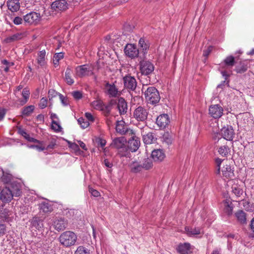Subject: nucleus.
<instances>
[{
    "label": "nucleus",
    "mask_w": 254,
    "mask_h": 254,
    "mask_svg": "<svg viewBox=\"0 0 254 254\" xmlns=\"http://www.w3.org/2000/svg\"><path fill=\"white\" fill-rule=\"evenodd\" d=\"M53 225L56 230L61 231L67 227V222L63 218H56L54 221Z\"/></svg>",
    "instance_id": "nucleus-19"
},
{
    "label": "nucleus",
    "mask_w": 254,
    "mask_h": 254,
    "mask_svg": "<svg viewBox=\"0 0 254 254\" xmlns=\"http://www.w3.org/2000/svg\"><path fill=\"white\" fill-rule=\"evenodd\" d=\"M104 165L109 169H111L113 166V164L112 162L110 161L108 159H105L103 162ZM109 171H111L110 170H108Z\"/></svg>",
    "instance_id": "nucleus-53"
},
{
    "label": "nucleus",
    "mask_w": 254,
    "mask_h": 254,
    "mask_svg": "<svg viewBox=\"0 0 254 254\" xmlns=\"http://www.w3.org/2000/svg\"><path fill=\"white\" fill-rule=\"evenodd\" d=\"M50 118L52 120V121L59 120L58 116L56 114L53 113H51L50 114Z\"/></svg>",
    "instance_id": "nucleus-64"
},
{
    "label": "nucleus",
    "mask_w": 254,
    "mask_h": 254,
    "mask_svg": "<svg viewBox=\"0 0 254 254\" xmlns=\"http://www.w3.org/2000/svg\"><path fill=\"white\" fill-rule=\"evenodd\" d=\"M59 240L60 244L64 247H70L75 245L77 236L73 232L67 231L62 233Z\"/></svg>",
    "instance_id": "nucleus-2"
},
{
    "label": "nucleus",
    "mask_w": 254,
    "mask_h": 254,
    "mask_svg": "<svg viewBox=\"0 0 254 254\" xmlns=\"http://www.w3.org/2000/svg\"><path fill=\"white\" fill-rule=\"evenodd\" d=\"M142 168L146 170L149 169L152 166V162L150 159H146L144 160V162L142 165Z\"/></svg>",
    "instance_id": "nucleus-47"
},
{
    "label": "nucleus",
    "mask_w": 254,
    "mask_h": 254,
    "mask_svg": "<svg viewBox=\"0 0 254 254\" xmlns=\"http://www.w3.org/2000/svg\"><path fill=\"white\" fill-rule=\"evenodd\" d=\"M6 231L5 226L0 223V235H3Z\"/></svg>",
    "instance_id": "nucleus-60"
},
{
    "label": "nucleus",
    "mask_w": 254,
    "mask_h": 254,
    "mask_svg": "<svg viewBox=\"0 0 254 254\" xmlns=\"http://www.w3.org/2000/svg\"><path fill=\"white\" fill-rule=\"evenodd\" d=\"M124 52L126 55L131 59L137 57L139 54L138 49L136 46L131 44H128L126 46Z\"/></svg>",
    "instance_id": "nucleus-12"
},
{
    "label": "nucleus",
    "mask_w": 254,
    "mask_h": 254,
    "mask_svg": "<svg viewBox=\"0 0 254 254\" xmlns=\"http://www.w3.org/2000/svg\"><path fill=\"white\" fill-rule=\"evenodd\" d=\"M156 123L161 128H164L170 123V119L167 114L159 115L156 119Z\"/></svg>",
    "instance_id": "nucleus-18"
},
{
    "label": "nucleus",
    "mask_w": 254,
    "mask_h": 254,
    "mask_svg": "<svg viewBox=\"0 0 254 254\" xmlns=\"http://www.w3.org/2000/svg\"><path fill=\"white\" fill-rule=\"evenodd\" d=\"M89 191L94 197H98L100 195V192L98 190L90 187H89Z\"/></svg>",
    "instance_id": "nucleus-52"
},
{
    "label": "nucleus",
    "mask_w": 254,
    "mask_h": 254,
    "mask_svg": "<svg viewBox=\"0 0 254 254\" xmlns=\"http://www.w3.org/2000/svg\"><path fill=\"white\" fill-rule=\"evenodd\" d=\"M34 109V106L33 105L25 107L22 111V114L23 115L28 116L33 112Z\"/></svg>",
    "instance_id": "nucleus-45"
},
{
    "label": "nucleus",
    "mask_w": 254,
    "mask_h": 254,
    "mask_svg": "<svg viewBox=\"0 0 254 254\" xmlns=\"http://www.w3.org/2000/svg\"><path fill=\"white\" fill-rule=\"evenodd\" d=\"M40 14L36 12H30L23 17V20L25 23L29 25L36 24L40 20Z\"/></svg>",
    "instance_id": "nucleus-7"
},
{
    "label": "nucleus",
    "mask_w": 254,
    "mask_h": 254,
    "mask_svg": "<svg viewBox=\"0 0 254 254\" xmlns=\"http://www.w3.org/2000/svg\"><path fill=\"white\" fill-rule=\"evenodd\" d=\"M138 44L141 50H142V52L145 54L149 48V45L145 42V40L143 38L140 39Z\"/></svg>",
    "instance_id": "nucleus-38"
},
{
    "label": "nucleus",
    "mask_w": 254,
    "mask_h": 254,
    "mask_svg": "<svg viewBox=\"0 0 254 254\" xmlns=\"http://www.w3.org/2000/svg\"><path fill=\"white\" fill-rule=\"evenodd\" d=\"M144 96L148 103L152 105L157 104L160 100L159 92L156 88L153 86L148 87L145 90Z\"/></svg>",
    "instance_id": "nucleus-3"
},
{
    "label": "nucleus",
    "mask_w": 254,
    "mask_h": 254,
    "mask_svg": "<svg viewBox=\"0 0 254 254\" xmlns=\"http://www.w3.org/2000/svg\"><path fill=\"white\" fill-rule=\"evenodd\" d=\"M1 181L4 184L10 183V186L13 184V186H15L16 183L14 180L12 175L10 174L4 173L3 172L2 176L1 177Z\"/></svg>",
    "instance_id": "nucleus-31"
},
{
    "label": "nucleus",
    "mask_w": 254,
    "mask_h": 254,
    "mask_svg": "<svg viewBox=\"0 0 254 254\" xmlns=\"http://www.w3.org/2000/svg\"><path fill=\"white\" fill-rule=\"evenodd\" d=\"M48 99L45 97L41 99L39 103V106L41 109H44L47 106Z\"/></svg>",
    "instance_id": "nucleus-49"
},
{
    "label": "nucleus",
    "mask_w": 254,
    "mask_h": 254,
    "mask_svg": "<svg viewBox=\"0 0 254 254\" xmlns=\"http://www.w3.org/2000/svg\"><path fill=\"white\" fill-rule=\"evenodd\" d=\"M71 95L73 97V98L76 100L80 99L82 97V93L79 91H75L72 92L71 93Z\"/></svg>",
    "instance_id": "nucleus-51"
},
{
    "label": "nucleus",
    "mask_w": 254,
    "mask_h": 254,
    "mask_svg": "<svg viewBox=\"0 0 254 254\" xmlns=\"http://www.w3.org/2000/svg\"><path fill=\"white\" fill-rule=\"evenodd\" d=\"M151 157L154 161H162L165 158V154L161 149H155L152 152Z\"/></svg>",
    "instance_id": "nucleus-24"
},
{
    "label": "nucleus",
    "mask_w": 254,
    "mask_h": 254,
    "mask_svg": "<svg viewBox=\"0 0 254 254\" xmlns=\"http://www.w3.org/2000/svg\"><path fill=\"white\" fill-rule=\"evenodd\" d=\"M6 110L4 108L0 107V122L2 121L6 114Z\"/></svg>",
    "instance_id": "nucleus-56"
},
{
    "label": "nucleus",
    "mask_w": 254,
    "mask_h": 254,
    "mask_svg": "<svg viewBox=\"0 0 254 254\" xmlns=\"http://www.w3.org/2000/svg\"><path fill=\"white\" fill-rule=\"evenodd\" d=\"M30 91L27 88H24L22 92V95L24 98L23 100L20 101L21 105L25 104L27 102L29 97Z\"/></svg>",
    "instance_id": "nucleus-40"
},
{
    "label": "nucleus",
    "mask_w": 254,
    "mask_h": 254,
    "mask_svg": "<svg viewBox=\"0 0 254 254\" xmlns=\"http://www.w3.org/2000/svg\"><path fill=\"white\" fill-rule=\"evenodd\" d=\"M69 147L75 151H78L79 150V146L75 143H71L68 142Z\"/></svg>",
    "instance_id": "nucleus-55"
},
{
    "label": "nucleus",
    "mask_w": 254,
    "mask_h": 254,
    "mask_svg": "<svg viewBox=\"0 0 254 254\" xmlns=\"http://www.w3.org/2000/svg\"><path fill=\"white\" fill-rule=\"evenodd\" d=\"M11 212L7 208H4L3 205L0 206V219L6 222H9L11 219L10 215Z\"/></svg>",
    "instance_id": "nucleus-21"
},
{
    "label": "nucleus",
    "mask_w": 254,
    "mask_h": 254,
    "mask_svg": "<svg viewBox=\"0 0 254 254\" xmlns=\"http://www.w3.org/2000/svg\"><path fill=\"white\" fill-rule=\"evenodd\" d=\"M54 58L60 61V60H61L63 58L64 54L62 53H57L54 55Z\"/></svg>",
    "instance_id": "nucleus-61"
},
{
    "label": "nucleus",
    "mask_w": 254,
    "mask_h": 254,
    "mask_svg": "<svg viewBox=\"0 0 254 254\" xmlns=\"http://www.w3.org/2000/svg\"><path fill=\"white\" fill-rule=\"evenodd\" d=\"M222 172L223 176L227 179L231 178L234 176V173L229 165H226L223 167Z\"/></svg>",
    "instance_id": "nucleus-30"
},
{
    "label": "nucleus",
    "mask_w": 254,
    "mask_h": 254,
    "mask_svg": "<svg viewBox=\"0 0 254 254\" xmlns=\"http://www.w3.org/2000/svg\"><path fill=\"white\" fill-rule=\"evenodd\" d=\"M212 50V47L209 46L206 49L204 50L203 52V56L207 57L211 53Z\"/></svg>",
    "instance_id": "nucleus-54"
},
{
    "label": "nucleus",
    "mask_w": 254,
    "mask_h": 254,
    "mask_svg": "<svg viewBox=\"0 0 254 254\" xmlns=\"http://www.w3.org/2000/svg\"><path fill=\"white\" fill-rule=\"evenodd\" d=\"M235 64L234 57L230 56L225 58L223 63L221 64V67L224 69L221 71L222 75L226 78L232 73V68Z\"/></svg>",
    "instance_id": "nucleus-5"
},
{
    "label": "nucleus",
    "mask_w": 254,
    "mask_h": 254,
    "mask_svg": "<svg viewBox=\"0 0 254 254\" xmlns=\"http://www.w3.org/2000/svg\"><path fill=\"white\" fill-rule=\"evenodd\" d=\"M75 76L78 77H83L89 76L93 74L91 68L86 64L77 66L75 69Z\"/></svg>",
    "instance_id": "nucleus-6"
},
{
    "label": "nucleus",
    "mask_w": 254,
    "mask_h": 254,
    "mask_svg": "<svg viewBox=\"0 0 254 254\" xmlns=\"http://www.w3.org/2000/svg\"><path fill=\"white\" fill-rule=\"evenodd\" d=\"M72 71L69 66H68L65 72V80L68 85H72L74 83V79L72 77Z\"/></svg>",
    "instance_id": "nucleus-32"
},
{
    "label": "nucleus",
    "mask_w": 254,
    "mask_h": 254,
    "mask_svg": "<svg viewBox=\"0 0 254 254\" xmlns=\"http://www.w3.org/2000/svg\"><path fill=\"white\" fill-rule=\"evenodd\" d=\"M115 103L117 104V108L119 110L120 115L125 114L127 110V103L123 98H120L118 100V102H116L115 100ZM115 104V103H114Z\"/></svg>",
    "instance_id": "nucleus-20"
},
{
    "label": "nucleus",
    "mask_w": 254,
    "mask_h": 254,
    "mask_svg": "<svg viewBox=\"0 0 254 254\" xmlns=\"http://www.w3.org/2000/svg\"><path fill=\"white\" fill-rule=\"evenodd\" d=\"M123 80L126 88L132 91L135 89L137 82L134 77L130 75L125 76L123 78Z\"/></svg>",
    "instance_id": "nucleus-16"
},
{
    "label": "nucleus",
    "mask_w": 254,
    "mask_h": 254,
    "mask_svg": "<svg viewBox=\"0 0 254 254\" xmlns=\"http://www.w3.org/2000/svg\"><path fill=\"white\" fill-rule=\"evenodd\" d=\"M248 61H241L236 66L235 70L237 73H242L246 71L248 67Z\"/></svg>",
    "instance_id": "nucleus-27"
},
{
    "label": "nucleus",
    "mask_w": 254,
    "mask_h": 254,
    "mask_svg": "<svg viewBox=\"0 0 254 254\" xmlns=\"http://www.w3.org/2000/svg\"><path fill=\"white\" fill-rule=\"evenodd\" d=\"M221 134L224 139L232 140L234 135V130L231 127H224L221 129Z\"/></svg>",
    "instance_id": "nucleus-17"
},
{
    "label": "nucleus",
    "mask_w": 254,
    "mask_h": 254,
    "mask_svg": "<svg viewBox=\"0 0 254 254\" xmlns=\"http://www.w3.org/2000/svg\"><path fill=\"white\" fill-rule=\"evenodd\" d=\"M74 254H90V252L87 248L80 246L77 248Z\"/></svg>",
    "instance_id": "nucleus-39"
},
{
    "label": "nucleus",
    "mask_w": 254,
    "mask_h": 254,
    "mask_svg": "<svg viewBox=\"0 0 254 254\" xmlns=\"http://www.w3.org/2000/svg\"><path fill=\"white\" fill-rule=\"evenodd\" d=\"M133 134L131 138L128 140V147L131 152H135L137 150L140 146V140L134 134L132 130H129Z\"/></svg>",
    "instance_id": "nucleus-14"
},
{
    "label": "nucleus",
    "mask_w": 254,
    "mask_h": 254,
    "mask_svg": "<svg viewBox=\"0 0 254 254\" xmlns=\"http://www.w3.org/2000/svg\"><path fill=\"white\" fill-rule=\"evenodd\" d=\"M223 114V109L220 105H212L209 107V114L214 119L220 118Z\"/></svg>",
    "instance_id": "nucleus-13"
},
{
    "label": "nucleus",
    "mask_w": 254,
    "mask_h": 254,
    "mask_svg": "<svg viewBox=\"0 0 254 254\" xmlns=\"http://www.w3.org/2000/svg\"><path fill=\"white\" fill-rule=\"evenodd\" d=\"M56 145L55 141L52 140L50 143L47 146L46 149H53Z\"/></svg>",
    "instance_id": "nucleus-63"
},
{
    "label": "nucleus",
    "mask_w": 254,
    "mask_h": 254,
    "mask_svg": "<svg viewBox=\"0 0 254 254\" xmlns=\"http://www.w3.org/2000/svg\"><path fill=\"white\" fill-rule=\"evenodd\" d=\"M177 251L180 254H189L190 253V245L188 243L180 244Z\"/></svg>",
    "instance_id": "nucleus-26"
},
{
    "label": "nucleus",
    "mask_w": 254,
    "mask_h": 254,
    "mask_svg": "<svg viewBox=\"0 0 254 254\" xmlns=\"http://www.w3.org/2000/svg\"><path fill=\"white\" fill-rule=\"evenodd\" d=\"M32 228L38 230H42L44 227L42 220L38 217H34L31 221Z\"/></svg>",
    "instance_id": "nucleus-25"
},
{
    "label": "nucleus",
    "mask_w": 254,
    "mask_h": 254,
    "mask_svg": "<svg viewBox=\"0 0 254 254\" xmlns=\"http://www.w3.org/2000/svg\"><path fill=\"white\" fill-rule=\"evenodd\" d=\"M230 151V149L226 145H223L220 147L218 149V152L222 156H226Z\"/></svg>",
    "instance_id": "nucleus-41"
},
{
    "label": "nucleus",
    "mask_w": 254,
    "mask_h": 254,
    "mask_svg": "<svg viewBox=\"0 0 254 254\" xmlns=\"http://www.w3.org/2000/svg\"><path fill=\"white\" fill-rule=\"evenodd\" d=\"M22 38V34L21 33H17L10 36H9L4 39V41L6 43H9L21 39Z\"/></svg>",
    "instance_id": "nucleus-35"
},
{
    "label": "nucleus",
    "mask_w": 254,
    "mask_h": 254,
    "mask_svg": "<svg viewBox=\"0 0 254 254\" xmlns=\"http://www.w3.org/2000/svg\"><path fill=\"white\" fill-rule=\"evenodd\" d=\"M225 204V212L228 215H230L232 214L233 211V207L229 203V201L226 200L224 202Z\"/></svg>",
    "instance_id": "nucleus-43"
},
{
    "label": "nucleus",
    "mask_w": 254,
    "mask_h": 254,
    "mask_svg": "<svg viewBox=\"0 0 254 254\" xmlns=\"http://www.w3.org/2000/svg\"><path fill=\"white\" fill-rule=\"evenodd\" d=\"M7 6L11 12H17L20 9V2L19 0H8Z\"/></svg>",
    "instance_id": "nucleus-23"
},
{
    "label": "nucleus",
    "mask_w": 254,
    "mask_h": 254,
    "mask_svg": "<svg viewBox=\"0 0 254 254\" xmlns=\"http://www.w3.org/2000/svg\"><path fill=\"white\" fill-rule=\"evenodd\" d=\"M114 103H115L114 100H112L109 104L106 105L104 104L102 101L97 100L91 103V106L94 109L102 111L105 116H108L110 115L112 106Z\"/></svg>",
    "instance_id": "nucleus-4"
},
{
    "label": "nucleus",
    "mask_w": 254,
    "mask_h": 254,
    "mask_svg": "<svg viewBox=\"0 0 254 254\" xmlns=\"http://www.w3.org/2000/svg\"><path fill=\"white\" fill-rule=\"evenodd\" d=\"M232 192L237 196H240L243 193V190L240 187L236 185L233 186L232 187Z\"/></svg>",
    "instance_id": "nucleus-44"
},
{
    "label": "nucleus",
    "mask_w": 254,
    "mask_h": 254,
    "mask_svg": "<svg viewBox=\"0 0 254 254\" xmlns=\"http://www.w3.org/2000/svg\"><path fill=\"white\" fill-rule=\"evenodd\" d=\"M85 116L87 120H88V122H93L94 121V117L90 113H86Z\"/></svg>",
    "instance_id": "nucleus-58"
},
{
    "label": "nucleus",
    "mask_w": 254,
    "mask_h": 254,
    "mask_svg": "<svg viewBox=\"0 0 254 254\" xmlns=\"http://www.w3.org/2000/svg\"><path fill=\"white\" fill-rule=\"evenodd\" d=\"M116 129L117 131L121 134H125L128 131L125 122L122 120L117 122Z\"/></svg>",
    "instance_id": "nucleus-29"
},
{
    "label": "nucleus",
    "mask_w": 254,
    "mask_h": 254,
    "mask_svg": "<svg viewBox=\"0 0 254 254\" xmlns=\"http://www.w3.org/2000/svg\"><path fill=\"white\" fill-rule=\"evenodd\" d=\"M106 144V141L103 139H100L98 141V144L102 148H103Z\"/></svg>",
    "instance_id": "nucleus-62"
},
{
    "label": "nucleus",
    "mask_w": 254,
    "mask_h": 254,
    "mask_svg": "<svg viewBox=\"0 0 254 254\" xmlns=\"http://www.w3.org/2000/svg\"><path fill=\"white\" fill-rule=\"evenodd\" d=\"M222 162V159L217 158L216 159V163L217 165L218 169H217V174H220V165L221 164Z\"/></svg>",
    "instance_id": "nucleus-59"
},
{
    "label": "nucleus",
    "mask_w": 254,
    "mask_h": 254,
    "mask_svg": "<svg viewBox=\"0 0 254 254\" xmlns=\"http://www.w3.org/2000/svg\"><path fill=\"white\" fill-rule=\"evenodd\" d=\"M141 133L142 135L143 141L145 144H150L154 143L156 138L152 133L148 132L146 133V130L148 129L147 126H145L140 128Z\"/></svg>",
    "instance_id": "nucleus-9"
},
{
    "label": "nucleus",
    "mask_w": 254,
    "mask_h": 254,
    "mask_svg": "<svg viewBox=\"0 0 254 254\" xmlns=\"http://www.w3.org/2000/svg\"><path fill=\"white\" fill-rule=\"evenodd\" d=\"M23 20L22 18L17 16L14 18L13 22L16 25H19L22 23Z\"/></svg>",
    "instance_id": "nucleus-57"
},
{
    "label": "nucleus",
    "mask_w": 254,
    "mask_h": 254,
    "mask_svg": "<svg viewBox=\"0 0 254 254\" xmlns=\"http://www.w3.org/2000/svg\"><path fill=\"white\" fill-rule=\"evenodd\" d=\"M59 98L63 106H67L69 104L68 99L62 94H59Z\"/></svg>",
    "instance_id": "nucleus-50"
},
{
    "label": "nucleus",
    "mask_w": 254,
    "mask_h": 254,
    "mask_svg": "<svg viewBox=\"0 0 254 254\" xmlns=\"http://www.w3.org/2000/svg\"><path fill=\"white\" fill-rule=\"evenodd\" d=\"M105 90L110 97H116L119 94L118 89L114 84L107 83L105 86Z\"/></svg>",
    "instance_id": "nucleus-22"
},
{
    "label": "nucleus",
    "mask_w": 254,
    "mask_h": 254,
    "mask_svg": "<svg viewBox=\"0 0 254 254\" xmlns=\"http://www.w3.org/2000/svg\"><path fill=\"white\" fill-rule=\"evenodd\" d=\"M148 112L144 107L139 106L133 112V117L138 121L144 122L147 118Z\"/></svg>",
    "instance_id": "nucleus-8"
},
{
    "label": "nucleus",
    "mask_w": 254,
    "mask_h": 254,
    "mask_svg": "<svg viewBox=\"0 0 254 254\" xmlns=\"http://www.w3.org/2000/svg\"><path fill=\"white\" fill-rule=\"evenodd\" d=\"M52 128L56 131H60L62 128L59 124V121L52 122Z\"/></svg>",
    "instance_id": "nucleus-48"
},
{
    "label": "nucleus",
    "mask_w": 254,
    "mask_h": 254,
    "mask_svg": "<svg viewBox=\"0 0 254 254\" xmlns=\"http://www.w3.org/2000/svg\"><path fill=\"white\" fill-rule=\"evenodd\" d=\"M126 139L124 137H117L113 139L110 146L117 149L126 151Z\"/></svg>",
    "instance_id": "nucleus-11"
},
{
    "label": "nucleus",
    "mask_w": 254,
    "mask_h": 254,
    "mask_svg": "<svg viewBox=\"0 0 254 254\" xmlns=\"http://www.w3.org/2000/svg\"><path fill=\"white\" fill-rule=\"evenodd\" d=\"M39 208L44 213H48L52 210L51 205L47 201H44L39 204Z\"/></svg>",
    "instance_id": "nucleus-33"
},
{
    "label": "nucleus",
    "mask_w": 254,
    "mask_h": 254,
    "mask_svg": "<svg viewBox=\"0 0 254 254\" xmlns=\"http://www.w3.org/2000/svg\"><path fill=\"white\" fill-rule=\"evenodd\" d=\"M185 232L189 236H194L203 233V231L199 228L185 227Z\"/></svg>",
    "instance_id": "nucleus-28"
},
{
    "label": "nucleus",
    "mask_w": 254,
    "mask_h": 254,
    "mask_svg": "<svg viewBox=\"0 0 254 254\" xmlns=\"http://www.w3.org/2000/svg\"><path fill=\"white\" fill-rule=\"evenodd\" d=\"M238 220L242 224L245 223L246 222V213L242 210L238 211L235 214Z\"/></svg>",
    "instance_id": "nucleus-36"
},
{
    "label": "nucleus",
    "mask_w": 254,
    "mask_h": 254,
    "mask_svg": "<svg viewBox=\"0 0 254 254\" xmlns=\"http://www.w3.org/2000/svg\"><path fill=\"white\" fill-rule=\"evenodd\" d=\"M142 166L137 163H134L131 165V171L133 173H138L141 171Z\"/></svg>",
    "instance_id": "nucleus-42"
},
{
    "label": "nucleus",
    "mask_w": 254,
    "mask_h": 254,
    "mask_svg": "<svg viewBox=\"0 0 254 254\" xmlns=\"http://www.w3.org/2000/svg\"><path fill=\"white\" fill-rule=\"evenodd\" d=\"M154 69V66L150 62L143 60L140 62V70L142 74L149 75Z\"/></svg>",
    "instance_id": "nucleus-10"
},
{
    "label": "nucleus",
    "mask_w": 254,
    "mask_h": 254,
    "mask_svg": "<svg viewBox=\"0 0 254 254\" xmlns=\"http://www.w3.org/2000/svg\"><path fill=\"white\" fill-rule=\"evenodd\" d=\"M68 4L65 0H57L51 4V8L55 11H64L68 8Z\"/></svg>",
    "instance_id": "nucleus-15"
},
{
    "label": "nucleus",
    "mask_w": 254,
    "mask_h": 254,
    "mask_svg": "<svg viewBox=\"0 0 254 254\" xmlns=\"http://www.w3.org/2000/svg\"><path fill=\"white\" fill-rule=\"evenodd\" d=\"M78 123L82 128H86L89 126V122L85 121L83 118H80L78 120Z\"/></svg>",
    "instance_id": "nucleus-46"
},
{
    "label": "nucleus",
    "mask_w": 254,
    "mask_h": 254,
    "mask_svg": "<svg viewBox=\"0 0 254 254\" xmlns=\"http://www.w3.org/2000/svg\"><path fill=\"white\" fill-rule=\"evenodd\" d=\"M21 193L20 184H16L15 186L12 184L10 187H5L1 190V200L3 202H8L12 200L13 196H19Z\"/></svg>",
    "instance_id": "nucleus-1"
},
{
    "label": "nucleus",
    "mask_w": 254,
    "mask_h": 254,
    "mask_svg": "<svg viewBox=\"0 0 254 254\" xmlns=\"http://www.w3.org/2000/svg\"><path fill=\"white\" fill-rule=\"evenodd\" d=\"M59 94H61L60 93L57 92L56 91V90L51 89L49 90L48 92V98L50 102V104L49 105L50 107H52V100L53 99L56 97L57 96H59Z\"/></svg>",
    "instance_id": "nucleus-37"
},
{
    "label": "nucleus",
    "mask_w": 254,
    "mask_h": 254,
    "mask_svg": "<svg viewBox=\"0 0 254 254\" xmlns=\"http://www.w3.org/2000/svg\"><path fill=\"white\" fill-rule=\"evenodd\" d=\"M45 56L46 52L45 50L40 51L38 54V58L37 59V63L41 67L45 65Z\"/></svg>",
    "instance_id": "nucleus-34"
}]
</instances>
